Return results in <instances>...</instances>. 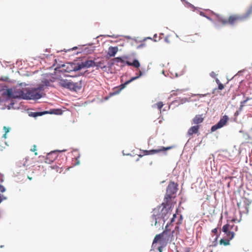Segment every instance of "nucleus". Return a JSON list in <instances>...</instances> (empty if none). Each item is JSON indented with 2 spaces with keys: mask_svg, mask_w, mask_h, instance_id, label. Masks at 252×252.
Masks as SVG:
<instances>
[{
  "mask_svg": "<svg viewBox=\"0 0 252 252\" xmlns=\"http://www.w3.org/2000/svg\"><path fill=\"white\" fill-rule=\"evenodd\" d=\"M224 88V86L222 84L220 83L218 84V89L220 90H222Z\"/></svg>",
  "mask_w": 252,
  "mask_h": 252,
  "instance_id": "nucleus-45",
  "label": "nucleus"
},
{
  "mask_svg": "<svg viewBox=\"0 0 252 252\" xmlns=\"http://www.w3.org/2000/svg\"><path fill=\"white\" fill-rule=\"evenodd\" d=\"M47 112L45 111L41 112H29L28 113L29 116L31 117L36 118L38 116H41L43 115L47 114Z\"/></svg>",
  "mask_w": 252,
  "mask_h": 252,
  "instance_id": "nucleus-16",
  "label": "nucleus"
},
{
  "mask_svg": "<svg viewBox=\"0 0 252 252\" xmlns=\"http://www.w3.org/2000/svg\"><path fill=\"white\" fill-rule=\"evenodd\" d=\"M187 98H183L181 99V103H184V102H185L186 101H187Z\"/></svg>",
  "mask_w": 252,
  "mask_h": 252,
  "instance_id": "nucleus-58",
  "label": "nucleus"
},
{
  "mask_svg": "<svg viewBox=\"0 0 252 252\" xmlns=\"http://www.w3.org/2000/svg\"><path fill=\"white\" fill-rule=\"evenodd\" d=\"M32 93L29 92V88H16L13 90L11 89H6L2 93V94L6 96V100H10L11 99H23V100H31V98H35L38 94H35L33 95Z\"/></svg>",
  "mask_w": 252,
  "mask_h": 252,
  "instance_id": "nucleus-2",
  "label": "nucleus"
},
{
  "mask_svg": "<svg viewBox=\"0 0 252 252\" xmlns=\"http://www.w3.org/2000/svg\"><path fill=\"white\" fill-rule=\"evenodd\" d=\"M246 102H247V101H246V100H243V101H242L241 102L240 104H241V105H244V106Z\"/></svg>",
  "mask_w": 252,
  "mask_h": 252,
  "instance_id": "nucleus-57",
  "label": "nucleus"
},
{
  "mask_svg": "<svg viewBox=\"0 0 252 252\" xmlns=\"http://www.w3.org/2000/svg\"><path fill=\"white\" fill-rule=\"evenodd\" d=\"M95 46H93V47H92L91 48L89 49V48H85L84 50L85 52H87L89 54H91L92 53H93L94 50H95Z\"/></svg>",
  "mask_w": 252,
  "mask_h": 252,
  "instance_id": "nucleus-30",
  "label": "nucleus"
},
{
  "mask_svg": "<svg viewBox=\"0 0 252 252\" xmlns=\"http://www.w3.org/2000/svg\"><path fill=\"white\" fill-rule=\"evenodd\" d=\"M230 227V224L228 223L226 224L223 226L222 231L226 234V236L228 239H229V240H231L234 238L235 233L234 231L229 230Z\"/></svg>",
  "mask_w": 252,
  "mask_h": 252,
  "instance_id": "nucleus-9",
  "label": "nucleus"
},
{
  "mask_svg": "<svg viewBox=\"0 0 252 252\" xmlns=\"http://www.w3.org/2000/svg\"><path fill=\"white\" fill-rule=\"evenodd\" d=\"M185 6L188 7V8H193V10H194L195 9H196V7L193 5H192V4L190 3L189 2H188L187 1H186V0H185Z\"/></svg>",
  "mask_w": 252,
  "mask_h": 252,
  "instance_id": "nucleus-29",
  "label": "nucleus"
},
{
  "mask_svg": "<svg viewBox=\"0 0 252 252\" xmlns=\"http://www.w3.org/2000/svg\"><path fill=\"white\" fill-rule=\"evenodd\" d=\"M199 128V126L198 125H196L191 126L189 128L188 131V134L189 136H191L193 134H196L198 133Z\"/></svg>",
  "mask_w": 252,
  "mask_h": 252,
  "instance_id": "nucleus-15",
  "label": "nucleus"
},
{
  "mask_svg": "<svg viewBox=\"0 0 252 252\" xmlns=\"http://www.w3.org/2000/svg\"><path fill=\"white\" fill-rule=\"evenodd\" d=\"M212 232L214 233V235L212 237V238L213 239V241L212 245V246L215 247L218 244V239L220 235L218 234V229L217 228L213 229L212 230Z\"/></svg>",
  "mask_w": 252,
  "mask_h": 252,
  "instance_id": "nucleus-12",
  "label": "nucleus"
},
{
  "mask_svg": "<svg viewBox=\"0 0 252 252\" xmlns=\"http://www.w3.org/2000/svg\"><path fill=\"white\" fill-rule=\"evenodd\" d=\"M80 164V161L78 160L76 161V162L74 164L75 166L78 165Z\"/></svg>",
  "mask_w": 252,
  "mask_h": 252,
  "instance_id": "nucleus-64",
  "label": "nucleus"
},
{
  "mask_svg": "<svg viewBox=\"0 0 252 252\" xmlns=\"http://www.w3.org/2000/svg\"><path fill=\"white\" fill-rule=\"evenodd\" d=\"M128 57L126 56H123L122 57H116L112 59V61L114 62V64L120 63H126V60L128 59Z\"/></svg>",
  "mask_w": 252,
  "mask_h": 252,
  "instance_id": "nucleus-14",
  "label": "nucleus"
},
{
  "mask_svg": "<svg viewBox=\"0 0 252 252\" xmlns=\"http://www.w3.org/2000/svg\"><path fill=\"white\" fill-rule=\"evenodd\" d=\"M64 77H72V78H75L74 76L70 75H68V74H64Z\"/></svg>",
  "mask_w": 252,
  "mask_h": 252,
  "instance_id": "nucleus-50",
  "label": "nucleus"
},
{
  "mask_svg": "<svg viewBox=\"0 0 252 252\" xmlns=\"http://www.w3.org/2000/svg\"><path fill=\"white\" fill-rule=\"evenodd\" d=\"M166 231L167 230H163L162 233L158 234L157 235L158 237H159L160 239H162V240H163L164 233H166Z\"/></svg>",
  "mask_w": 252,
  "mask_h": 252,
  "instance_id": "nucleus-37",
  "label": "nucleus"
},
{
  "mask_svg": "<svg viewBox=\"0 0 252 252\" xmlns=\"http://www.w3.org/2000/svg\"><path fill=\"white\" fill-rule=\"evenodd\" d=\"M160 152H161V150H159V149H153V150H148V155H154V154L159 153Z\"/></svg>",
  "mask_w": 252,
  "mask_h": 252,
  "instance_id": "nucleus-26",
  "label": "nucleus"
},
{
  "mask_svg": "<svg viewBox=\"0 0 252 252\" xmlns=\"http://www.w3.org/2000/svg\"><path fill=\"white\" fill-rule=\"evenodd\" d=\"M87 71H86L84 72H81V73H79L78 75H74V76H75V77H78L80 76H84L86 72H87Z\"/></svg>",
  "mask_w": 252,
  "mask_h": 252,
  "instance_id": "nucleus-44",
  "label": "nucleus"
},
{
  "mask_svg": "<svg viewBox=\"0 0 252 252\" xmlns=\"http://www.w3.org/2000/svg\"><path fill=\"white\" fill-rule=\"evenodd\" d=\"M219 20L222 23L223 25H225L227 23H228V20H227L226 19L220 18Z\"/></svg>",
  "mask_w": 252,
  "mask_h": 252,
  "instance_id": "nucleus-38",
  "label": "nucleus"
},
{
  "mask_svg": "<svg viewBox=\"0 0 252 252\" xmlns=\"http://www.w3.org/2000/svg\"><path fill=\"white\" fill-rule=\"evenodd\" d=\"M107 36H108V37H112V38H117L119 36V35H115L114 34L113 35H106Z\"/></svg>",
  "mask_w": 252,
  "mask_h": 252,
  "instance_id": "nucleus-51",
  "label": "nucleus"
},
{
  "mask_svg": "<svg viewBox=\"0 0 252 252\" xmlns=\"http://www.w3.org/2000/svg\"><path fill=\"white\" fill-rule=\"evenodd\" d=\"M138 78H137L136 76H134V77H131L130 79V80L131 81V82L137 79Z\"/></svg>",
  "mask_w": 252,
  "mask_h": 252,
  "instance_id": "nucleus-53",
  "label": "nucleus"
},
{
  "mask_svg": "<svg viewBox=\"0 0 252 252\" xmlns=\"http://www.w3.org/2000/svg\"><path fill=\"white\" fill-rule=\"evenodd\" d=\"M251 14H252V13L247 10L245 14H244L243 15L241 16V18L242 20H245V19L248 18L250 16V15Z\"/></svg>",
  "mask_w": 252,
  "mask_h": 252,
  "instance_id": "nucleus-27",
  "label": "nucleus"
},
{
  "mask_svg": "<svg viewBox=\"0 0 252 252\" xmlns=\"http://www.w3.org/2000/svg\"><path fill=\"white\" fill-rule=\"evenodd\" d=\"M171 148V147H162L161 148H159V150H161V152H163V151H165L167 150L170 149Z\"/></svg>",
  "mask_w": 252,
  "mask_h": 252,
  "instance_id": "nucleus-41",
  "label": "nucleus"
},
{
  "mask_svg": "<svg viewBox=\"0 0 252 252\" xmlns=\"http://www.w3.org/2000/svg\"><path fill=\"white\" fill-rule=\"evenodd\" d=\"M216 82L218 84L221 83L219 79L217 78L216 79Z\"/></svg>",
  "mask_w": 252,
  "mask_h": 252,
  "instance_id": "nucleus-63",
  "label": "nucleus"
},
{
  "mask_svg": "<svg viewBox=\"0 0 252 252\" xmlns=\"http://www.w3.org/2000/svg\"><path fill=\"white\" fill-rule=\"evenodd\" d=\"M210 75L212 77V78H216L217 75L216 74V73L214 72V71H212L210 74Z\"/></svg>",
  "mask_w": 252,
  "mask_h": 252,
  "instance_id": "nucleus-46",
  "label": "nucleus"
},
{
  "mask_svg": "<svg viewBox=\"0 0 252 252\" xmlns=\"http://www.w3.org/2000/svg\"><path fill=\"white\" fill-rule=\"evenodd\" d=\"M58 84L60 87L66 89L72 92H78L82 89L84 82L82 79L74 82L71 80L61 79Z\"/></svg>",
  "mask_w": 252,
  "mask_h": 252,
  "instance_id": "nucleus-3",
  "label": "nucleus"
},
{
  "mask_svg": "<svg viewBox=\"0 0 252 252\" xmlns=\"http://www.w3.org/2000/svg\"><path fill=\"white\" fill-rule=\"evenodd\" d=\"M65 64L64 63H59L57 64V67L55 68V70L56 71H59L61 70V68H65Z\"/></svg>",
  "mask_w": 252,
  "mask_h": 252,
  "instance_id": "nucleus-28",
  "label": "nucleus"
},
{
  "mask_svg": "<svg viewBox=\"0 0 252 252\" xmlns=\"http://www.w3.org/2000/svg\"><path fill=\"white\" fill-rule=\"evenodd\" d=\"M145 43H141L140 44V45H139L138 46H137V48L138 49H139V48H142L143 47H144L145 46Z\"/></svg>",
  "mask_w": 252,
  "mask_h": 252,
  "instance_id": "nucleus-49",
  "label": "nucleus"
},
{
  "mask_svg": "<svg viewBox=\"0 0 252 252\" xmlns=\"http://www.w3.org/2000/svg\"><path fill=\"white\" fill-rule=\"evenodd\" d=\"M6 190V189L5 187L3 186L0 184V191L1 192H4Z\"/></svg>",
  "mask_w": 252,
  "mask_h": 252,
  "instance_id": "nucleus-43",
  "label": "nucleus"
},
{
  "mask_svg": "<svg viewBox=\"0 0 252 252\" xmlns=\"http://www.w3.org/2000/svg\"><path fill=\"white\" fill-rule=\"evenodd\" d=\"M3 129L5 133H7L10 131V127L4 126H3Z\"/></svg>",
  "mask_w": 252,
  "mask_h": 252,
  "instance_id": "nucleus-40",
  "label": "nucleus"
},
{
  "mask_svg": "<svg viewBox=\"0 0 252 252\" xmlns=\"http://www.w3.org/2000/svg\"><path fill=\"white\" fill-rule=\"evenodd\" d=\"M42 82L43 83V86L48 87L50 86V81L48 79H45L42 81Z\"/></svg>",
  "mask_w": 252,
  "mask_h": 252,
  "instance_id": "nucleus-33",
  "label": "nucleus"
},
{
  "mask_svg": "<svg viewBox=\"0 0 252 252\" xmlns=\"http://www.w3.org/2000/svg\"><path fill=\"white\" fill-rule=\"evenodd\" d=\"M31 151L32 152H35L36 151V145H34L33 146V147L31 149Z\"/></svg>",
  "mask_w": 252,
  "mask_h": 252,
  "instance_id": "nucleus-48",
  "label": "nucleus"
},
{
  "mask_svg": "<svg viewBox=\"0 0 252 252\" xmlns=\"http://www.w3.org/2000/svg\"><path fill=\"white\" fill-rule=\"evenodd\" d=\"M118 51V48L117 46H110L108 48L107 55L110 57H114Z\"/></svg>",
  "mask_w": 252,
  "mask_h": 252,
  "instance_id": "nucleus-13",
  "label": "nucleus"
},
{
  "mask_svg": "<svg viewBox=\"0 0 252 252\" xmlns=\"http://www.w3.org/2000/svg\"><path fill=\"white\" fill-rule=\"evenodd\" d=\"M46 111L48 112L47 114H50L61 115L62 113L61 110L59 109H53Z\"/></svg>",
  "mask_w": 252,
  "mask_h": 252,
  "instance_id": "nucleus-24",
  "label": "nucleus"
},
{
  "mask_svg": "<svg viewBox=\"0 0 252 252\" xmlns=\"http://www.w3.org/2000/svg\"><path fill=\"white\" fill-rule=\"evenodd\" d=\"M143 72L141 71V70H139V74L138 75L136 76L137 78L138 79L141 76H142L143 75Z\"/></svg>",
  "mask_w": 252,
  "mask_h": 252,
  "instance_id": "nucleus-47",
  "label": "nucleus"
},
{
  "mask_svg": "<svg viewBox=\"0 0 252 252\" xmlns=\"http://www.w3.org/2000/svg\"><path fill=\"white\" fill-rule=\"evenodd\" d=\"M154 106H157V107L160 110L161 108L163 106V103L162 102H158L154 105Z\"/></svg>",
  "mask_w": 252,
  "mask_h": 252,
  "instance_id": "nucleus-34",
  "label": "nucleus"
},
{
  "mask_svg": "<svg viewBox=\"0 0 252 252\" xmlns=\"http://www.w3.org/2000/svg\"><path fill=\"white\" fill-rule=\"evenodd\" d=\"M193 123L194 124L198 125L201 123L203 121V118L201 115H197L193 119Z\"/></svg>",
  "mask_w": 252,
  "mask_h": 252,
  "instance_id": "nucleus-21",
  "label": "nucleus"
},
{
  "mask_svg": "<svg viewBox=\"0 0 252 252\" xmlns=\"http://www.w3.org/2000/svg\"><path fill=\"white\" fill-rule=\"evenodd\" d=\"M66 149H63V150H54L51 151L49 153H48L47 155V158H46L45 162L51 164L55 160V159L57 157V153H62L66 152Z\"/></svg>",
  "mask_w": 252,
  "mask_h": 252,
  "instance_id": "nucleus-6",
  "label": "nucleus"
},
{
  "mask_svg": "<svg viewBox=\"0 0 252 252\" xmlns=\"http://www.w3.org/2000/svg\"><path fill=\"white\" fill-rule=\"evenodd\" d=\"M131 82V81L130 80V79L129 80H127L125 82V83L126 84V85H127L128 84H129V83H130Z\"/></svg>",
  "mask_w": 252,
  "mask_h": 252,
  "instance_id": "nucleus-56",
  "label": "nucleus"
},
{
  "mask_svg": "<svg viewBox=\"0 0 252 252\" xmlns=\"http://www.w3.org/2000/svg\"><path fill=\"white\" fill-rule=\"evenodd\" d=\"M169 223H167L165 227V229L164 230H167L166 233H164V238L163 241H171L172 238L173 237V234L175 232L174 230H172V231L168 228Z\"/></svg>",
  "mask_w": 252,
  "mask_h": 252,
  "instance_id": "nucleus-8",
  "label": "nucleus"
},
{
  "mask_svg": "<svg viewBox=\"0 0 252 252\" xmlns=\"http://www.w3.org/2000/svg\"><path fill=\"white\" fill-rule=\"evenodd\" d=\"M126 84L125 83V82L123 84H121L119 86V89L118 90L115 91L114 92L110 93V96H113L115 94H119V93L124 89L126 87Z\"/></svg>",
  "mask_w": 252,
  "mask_h": 252,
  "instance_id": "nucleus-20",
  "label": "nucleus"
},
{
  "mask_svg": "<svg viewBox=\"0 0 252 252\" xmlns=\"http://www.w3.org/2000/svg\"><path fill=\"white\" fill-rule=\"evenodd\" d=\"M104 61H100L98 62H95V67H96V69L101 68L104 69L106 68V65H103Z\"/></svg>",
  "mask_w": 252,
  "mask_h": 252,
  "instance_id": "nucleus-23",
  "label": "nucleus"
},
{
  "mask_svg": "<svg viewBox=\"0 0 252 252\" xmlns=\"http://www.w3.org/2000/svg\"><path fill=\"white\" fill-rule=\"evenodd\" d=\"M175 220V219L174 218H172L170 220V222H168L169 223V225L171 224L172 222H173Z\"/></svg>",
  "mask_w": 252,
  "mask_h": 252,
  "instance_id": "nucleus-52",
  "label": "nucleus"
},
{
  "mask_svg": "<svg viewBox=\"0 0 252 252\" xmlns=\"http://www.w3.org/2000/svg\"><path fill=\"white\" fill-rule=\"evenodd\" d=\"M85 68L95 67V61L94 60H86L83 62Z\"/></svg>",
  "mask_w": 252,
  "mask_h": 252,
  "instance_id": "nucleus-18",
  "label": "nucleus"
},
{
  "mask_svg": "<svg viewBox=\"0 0 252 252\" xmlns=\"http://www.w3.org/2000/svg\"><path fill=\"white\" fill-rule=\"evenodd\" d=\"M159 240H160L159 238L158 237V235H157L155 236V238H154V239L153 240V245H154L155 243H157L158 242V241Z\"/></svg>",
  "mask_w": 252,
  "mask_h": 252,
  "instance_id": "nucleus-42",
  "label": "nucleus"
},
{
  "mask_svg": "<svg viewBox=\"0 0 252 252\" xmlns=\"http://www.w3.org/2000/svg\"><path fill=\"white\" fill-rule=\"evenodd\" d=\"M9 100H10V103L6 106L8 110H10L11 109H16L20 108V105L17 104L16 100L11 99Z\"/></svg>",
  "mask_w": 252,
  "mask_h": 252,
  "instance_id": "nucleus-11",
  "label": "nucleus"
},
{
  "mask_svg": "<svg viewBox=\"0 0 252 252\" xmlns=\"http://www.w3.org/2000/svg\"><path fill=\"white\" fill-rule=\"evenodd\" d=\"M178 190V185L174 182H171L167 186L166 192L164 196V202L168 204L170 203L172 198V195L176 193Z\"/></svg>",
  "mask_w": 252,
  "mask_h": 252,
  "instance_id": "nucleus-4",
  "label": "nucleus"
},
{
  "mask_svg": "<svg viewBox=\"0 0 252 252\" xmlns=\"http://www.w3.org/2000/svg\"><path fill=\"white\" fill-rule=\"evenodd\" d=\"M85 68L83 62L81 63H75L74 65V72L80 70L81 69Z\"/></svg>",
  "mask_w": 252,
  "mask_h": 252,
  "instance_id": "nucleus-19",
  "label": "nucleus"
},
{
  "mask_svg": "<svg viewBox=\"0 0 252 252\" xmlns=\"http://www.w3.org/2000/svg\"><path fill=\"white\" fill-rule=\"evenodd\" d=\"M74 65L75 62H68L65 64V68H63L62 70H60L59 72H71L74 71Z\"/></svg>",
  "mask_w": 252,
  "mask_h": 252,
  "instance_id": "nucleus-10",
  "label": "nucleus"
},
{
  "mask_svg": "<svg viewBox=\"0 0 252 252\" xmlns=\"http://www.w3.org/2000/svg\"><path fill=\"white\" fill-rule=\"evenodd\" d=\"M229 120L228 116L224 115L220 118V121L215 125H213L211 128V132H214L225 126Z\"/></svg>",
  "mask_w": 252,
  "mask_h": 252,
  "instance_id": "nucleus-5",
  "label": "nucleus"
},
{
  "mask_svg": "<svg viewBox=\"0 0 252 252\" xmlns=\"http://www.w3.org/2000/svg\"><path fill=\"white\" fill-rule=\"evenodd\" d=\"M171 215V210L170 204H166L165 202H163L153 209L151 217L152 222H154V225L157 228L160 226L161 225L163 227L165 222Z\"/></svg>",
  "mask_w": 252,
  "mask_h": 252,
  "instance_id": "nucleus-1",
  "label": "nucleus"
},
{
  "mask_svg": "<svg viewBox=\"0 0 252 252\" xmlns=\"http://www.w3.org/2000/svg\"><path fill=\"white\" fill-rule=\"evenodd\" d=\"M126 64L128 66H133L136 68H138L140 66V63L137 59H134L132 62H130L128 61H126Z\"/></svg>",
  "mask_w": 252,
  "mask_h": 252,
  "instance_id": "nucleus-17",
  "label": "nucleus"
},
{
  "mask_svg": "<svg viewBox=\"0 0 252 252\" xmlns=\"http://www.w3.org/2000/svg\"><path fill=\"white\" fill-rule=\"evenodd\" d=\"M199 14L201 16H203V17H206L207 19H208L209 20L211 21H213V20L211 18H210V17L207 16L202 11H200L199 12Z\"/></svg>",
  "mask_w": 252,
  "mask_h": 252,
  "instance_id": "nucleus-35",
  "label": "nucleus"
},
{
  "mask_svg": "<svg viewBox=\"0 0 252 252\" xmlns=\"http://www.w3.org/2000/svg\"><path fill=\"white\" fill-rule=\"evenodd\" d=\"M237 20H242L241 16H230L228 18V23L233 25L235 22Z\"/></svg>",
  "mask_w": 252,
  "mask_h": 252,
  "instance_id": "nucleus-22",
  "label": "nucleus"
},
{
  "mask_svg": "<svg viewBox=\"0 0 252 252\" xmlns=\"http://www.w3.org/2000/svg\"><path fill=\"white\" fill-rule=\"evenodd\" d=\"M121 63V64H122L121 65V68L124 67L125 66V65H126V63Z\"/></svg>",
  "mask_w": 252,
  "mask_h": 252,
  "instance_id": "nucleus-60",
  "label": "nucleus"
},
{
  "mask_svg": "<svg viewBox=\"0 0 252 252\" xmlns=\"http://www.w3.org/2000/svg\"><path fill=\"white\" fill-rule=\"evenodd\" d=\"M248 10L252 13V4L249 7Z\"/></svg>",
  "mask_w": 252,
  "mask_h": 252,
  "instance_id": "nucleus-55",
  "label": "nucleus"
},
{
  "mask_svg": "<svg viewBox=\"0 0 252 252\" xmlns=\"http://www.w3.org/2000/svg\"><path fill=\"white\" fill-rule=\"evenodd\" d=\"M28 160V158H25V160L23 161V162L19 163L18 165L20 167H21V166L27 167V166H28V165L27 164V162Z\"/></svg>",
  "mask_w": 252,
  "mask_h": 252,
  "instance_id": "nucleus-31",
  "label": "nucleus"
},
{
  "mask_svg": "<svg viewBox=\"0 0 252 252\" xmlns=\"http://www.w3.org/2000/svg\"><path fill=\"white\" fill-rule=\"evenodd\" d=\"M237 226H236L234 224L230 225V227H229V230L233 231H237Z\"/></svg>",
  "mask_w": 252,
  "mask_h": 252,
  "instance_id": "nucleus-36",
  "label": "nucleus"
},
{
  "mask_svg": "<svg viewBox=\"0 0 252 252\" xmlns=\"http://www.w3.org/2000/svg\"><path fill=\"white\" fill-rule=\"evenodd\" d=\"M29 92L32 93V94H38L37 96H35V98H31V100H38L42 97V94L40 93L39 92H38L37 91L38 90H42L43 88V85H40V86L37 87V88H28ZM33 95L32 94H30V95Z\"/></svg>",
  "mask_w": 252,
  "mask_h": 252,
  "instance_id": "nucleus-7",
  "label": "nucleus"
},
{
  "mask_svg": "<svg viewBox=\"0 0 252 252\" xmlns=\"http://www.w3.org/2000/svg\"><path fill=\"white\" fill-rule=\"evenodd\" d=\"M2 138H4V139H6L7 138V133H5L3 135H2Z\"/></svg>",
  "mask_w": 252,
  "mask_h": 252,
  "instance_id": "nucleus-62",
  "label": "nucleus"
},
{
  "mask_svg": "<svg viewBox=\"0 0 252 252\" xmlns=\"http://www.w3.org/2000/svg\"><path fill=\"white\" fill-rule=\"evenodd\" d=\"M114 62L112 61V60L111 59L110 61H109L108 63H107V64L106 65V67H107L108 68H112V67L114 65Z\"/></svg>",
  "mask_w": 252,
  "mask_h": 252,
  "instance_id": "nucleus-32",
  "label": "nucleus"
},
{
  "mask_svg": "<svg viewBox=\"0 0 252 252\" xmlns=\"http://www.w3.org/2000/svg\"><path fill=\"white\" fill-rule=\"evenodd\" d=\"M51 168L52 169H57L58 168H59V166H51Z\"/></svg>",
  "mask_w": 252,
  "mask_h": 252,
  "instance_id": "nucleus-61",
  "label": "nucleus"
},
{
  "mask_svg": "<svg viewBox=\"0 0 252 252\" xmlns=\"http://www.w3.org/2000/svg\"><path fill=\"white\" fill-rule=\"evenodd\" d=\"M230 240L229 239H224L222 238L220 239V245H223L224 246H227L230 244L229 241Z\"/></svg>",
  "mask_w": 252,
  "mask_h": 252,
  "instance_id": "nucleus-25",
  "label": "nucleus"
},
{
  "mask_svg": "<svg viewBox=\"0 0 252 252\" xmlns=\"http://www.w3.org/2000/svg\"><path fill=\"white\" fill-rule=\"evenodd\" d=\"M158 249L159 252H162V250H163V247L162 246L158 247Z\"/></svg>",
  "mask_w": 252,
  "mask_h": 252,
  "instance_id": "nucleus-54",
  "label": "nucleus"
},
{
  "mask_svg": "<svg viewBox=\"0 0 252 252\" xmlns=\"http://www.w3.org/2000/svg\"><path fill=\"white\" fill-rule=\"evenodd\" d=\"M143 152L144 155H148V150H144Z\"/></svg>",
  "mask_w": 252,
  "mask_h": 252,
  "instance_id": "nucleus-59",
  "label": "nucleus"
},
{
  "mask_svg": "<svg viewBox=\"0 0 252 252\" xmlns=\"http://www.w3.org/2000/svg\"><path fill=\"white\" fill-rule=\"evenodd\" d=\"M6 199H7V197H5V196H4L3 194H1L0 193V204L3 200H6Z\"/></svg>",
  "mask_w": 252,
  "mask_h": 252,
  "instance_id": "nucleus-39",
  "label": "nucleus"
}]
</instances>
